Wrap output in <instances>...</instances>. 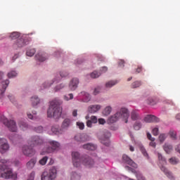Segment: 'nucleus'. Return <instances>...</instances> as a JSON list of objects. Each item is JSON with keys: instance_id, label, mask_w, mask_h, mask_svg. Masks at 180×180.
I'll use <instances>...</instances> for the list:
<instances>
[{"instance_id": "nucleus-1", "label": "nucleus", "mask_w": 180, "mask_h": 180, "mask_svg": "<svg viewBox=\"0 0 180 180\" xmlns=\"http://www.w3.org/2000/svg\"><path fill=\"white\" fill-rule=\"evenodd\" d=\"M63 100L55 98L49 101L47 110V117L54 120H60L63 115Z\"/></svg>"}, {"instance_id": "nucleus-2", "label": "nucleus", "mask_w": 180, "mask_h": 180, "mask_svg": "<svg viewBox=\"0 0 180 180\" xmlns=\"http://www.w3.org/2000/svg\"><path fill=\"white\" fill-rule=\"evenodd\" d=\"M12 165V162L10 160H6L5 159L0 160V178L4 179H18V173L13 172V169L11 168Z\"/></svg>"}, {"instance_id": "nucleus-3", "label": "nucleus", "mask_w": 180, "mask_h": 180, "mask_svg": "<svg viewBox=\"0 0 180 180\" xmlns=\"http://www.w3.org/2000/svg\"><path fill=\"white\" fill-rule=\"evenodd\" d=\"M72 162L74 167L76 168L79 167V166L82 164L84 167H87V168H92L95 167V162L91 157L89 156H79V153L78 152H72Z\"/></svg>"}, {"instance_id": "nucleus-4", "label": "nucleus", "mask_w": 180, "mask_h": 180, "mask_svg": "<svg viewBox=\"0 0 180 180\" xmlns=\"http://www.w3.org/2000/svg\"><path fill=\"white\" fill-rule=\"evenodd\" d=\"M129 117H130L129 110L126 108H122L115 114L108 118V123H116L119 119H122L124 123H127L129 122Z\"/></svg>"}, {"instance_id": "nucleus-5", "label": "nucleus", "mask_w": 180, "mask_h": 180, "mask_svg": "<svg viewBox=\"0 0 180 180\" xmlns=\"http://www.w3.org/2000/svg\"><path fill=\"white\" fill-rule=\"evenodd\" d=\"M155 155H157L158 158L159 166L161 171L164 172L165 175H166V176H167L169 179L175 180V177L174 176V174H172V173L169 172V170H168V169H167L165 166H164V165H167V159H165V157H164L162 154H161V153L158 151H155Z\"/></svg>"}, {"instance_id": "nucleus-6", "label": "nucleus", "mask_w": 180, "mask_h": 180, "mask_svg": "<svg viewBox=\"0 0 180 180\" xmlns=\"http://www.w3.org/2000/svg\"><path fill=\"white\" fill-rule=\"evenodd\" d=\"M48 144L49 146L45 148L44 150L41 152V155L51 154L53 153H58V151L61 150V143L57 141L49 140Z\"/></svg>"}, {"instance_id": "nucleus-7", "label": "nucleus", "mask_w": 180, "mask_h": 180, "mask_svg": "<svg viewBox=\"0 0 180 180\" xmlns=\"http://www.w3.org/2000/svg\"><path fill=\"white\" fill-rule=\"evenodd\" d=\"M0 122H2L3 124H4L10 131H18V127L16 126V122H15V120H9L5 115L0 114Z\"/></svg>"}, {"instance_id": "nucleus-8", "label": "nucleus", "mask_w": 180, "mask_h": 180, "mask_svg": "<svg viewBox=\"0 0 180 180\" xmlns=\"http://www.w3.org/2000/svg\"><path fill=\"white\" fill-rule=\"evenodd\" d=\"M57 178V167L53 166L49 172H44L41 176V180H54Z\"/></svg>"}, {"instance_id": "nucleus-9", "label": "nucleus", "mask_w": 180, "mask_h": 180, "mask_svg": "<svg viewBox=\"0 0 180 180\" xmlns=\"http://www.w3.org/2000/svg\"><path fill=\"white\" fill-rule=\"evenodd\" d=\"M62 78L60 77L58 73L51 80H48L42 83V84L39 86V92H43L44 89H47V88H50L54 84H57L61 81Z\"/></svg>"}, {"instance_id": "nucleus-10", "label": "nucleus", "mask_w": 180, "mask_h": 180, "mask_svg": "<svg viewBox=\"0 0 180 180\" xmlns=\"http://www.w3.org/2000/svg\"><path fill=\"white\" fill-rule=\"evenodd\" d=\"M112 134L108 129H104L101 131L100 133L98 134V138L100 140L101 143L104 146H109V139Z\"/></svg>"}, {"instance_id": "nucleus-11", "label": "nucleus", "mask_w": 180, "mask_h": 180, "mask_svg": "<svg viewBox=\"0 0 180 180\" xmlns=\"http://www.w3.org/2000/svg\"><path fill=\"white\" fill-rule=\"evenodd\" d=\"M29 44V39H27V34H23L22 36L16 39L13 43L14 49H22Z\"/></svg>"}, {"instance_id": "nucleus-12", "label": "nucleus", "mask_w": 180, "mask_h": 180, "mask_svg": "<svg viewBox=\"0 0 180 180\" xmlns=\"http://www.w3.org/2000/svg\"><path fill=\"white\" fill-rule=\"evenodd\" d=\"M122 164L125 165V169L129 171V169L127 168L128 167L129 168H131V169H136L137 168L138 165L129 157L127 155L124 154L122 155Z\"/></svg>"}, {"instance_id": "nucleus-13", "label": "nucleus", "mask_w": 180, "mask_h": 180, "mask_svg": "<svg viewBox=\"0 0 180 180\" xmlns=\"http://www.w3.org/2000/svg\"><path fill=\"white\" fill-rule=\"evenodd\" d=\"M76 99L77 101H78V102H83L84 103H88V102H90L91 99V94L87 91H82L77 94V96H76Z\"/></svg>"}, {"instance_id": "nucleus-14", "label": "nucleus", "mask_w": 180, "mask_h": 180, "mask_svg": "<svg viewBox=\"0 0 180 180\" xmlns=\"http://www.w3.org/2000/svg\"><path fill=\"white\" fill-rule=\"evenodd\" d=\"M79 85V79L78 77L72 78L68 83V89L70 92H75L77 89H78V86Z\"/></svg>"}, {"instance_id": "nucleus-15", "label": "nucleus", "mask_w": 180, "mask_h": 180, "mask_svg": "<svg viewBox=\"0 0 180 180\" xmlns=\"http://www.w3.org/2000/svg\"><path fill=\"white\" fill-rule=\"evenodd\" d=\"M44 143V139L39 136H32L29 140V144L31 146H41Z\"/></svg>"}, {"instance_id": "nucleus-16", "label": "nucleus", "mask_w": 180, "mask_h": 180, "mask_svg": "<svg viewBox=\"0 0 180 180\" xmlns=\"http://www.w3.org/2000/svg\"><path fill=\"white\" fill-rule=\"evenodd\" d=\"M9 143L5 138H0V153L1 154H5L9 151Z\"/></svg>"}, {"instance_id": "nucleus-17", "label": "nucleus", "mask_w": 180, "mask_h": 180, "mask_svg": "<svg viewBox=\"0 0 180 180\" xmlns=\"http://www.w3.org/2000/svg\"><path fill=\"white\" fill-rule=\"evenodd\" d=\"M30 101L32 108H39V105L43 103V98H40L38 95H33L30 97Z\"/></svg>"}, {"instance_id": "nucleus-18", "label": "nucleus", "mask_w": 180, "mask_h": 180, "mask_svg": "<svg viewBox=\"0 0 180 180\" xmlns=\"http://www.w3.org/2000/svg\"><path fill=\"white\" fill-rule=\"evenodd\" d=\"M71 126H72V120L65 118L62 122L60 129L63 133H65L66 130H68Z\"/></svg>"}, {"instance_id": "nucleus-19", "label": "nucleus", "mask_w": 180, "mask_h": 180, "mask_svg": "<svg viewBox=\"0 0 180 180\" xmlns=\"http://www.w3.org/2000/svg\"><path fill=\"white\" fill-rule=\"evenodd\" d=\"M48 134H50L51 136H59V134H64V132H63L61 128L59 129L58 126L53 125L51 127V130L47 131Z\"/></svg>"}, {"instance_id": "nucleus-20", "label": "nucleus", "mask_w": 180, "mask_h": 180, "mask_svg": "<svg viewBox=\"0 0 180 180\" xmlns=\"http://www.w3.org/2000/svg\"><path fill=\"white\" fill-rule=\"evenodd\" d=\"M75 141L77 143H85V141H89V136L86 134H77L75 136Z\"/></svg>"}, {"instance_id": "nucleus-21", "label": "nucleus", "mask_w": 180, "mask_h": 180, "mask_svg": "<svg viewBox=\"0 0 180 180\" xmlns=\"http://www.w3.org/2000/svg\"><path fill=\"white\" fill-rule=\"evenodd\" d=\"M101 109H102V105L99 104L90 105L87 108V112L91 115H95V113H98Z\"/></svg>"}, {"instance_id": "nucleus-22", "label": "nucleus", "mask_w": 180, "mask_h": 180, "mask_svg": "<svg viewBox=\"0 0 180 180\" xmlns=\"http://www.w3.org/2000/svg\"><path fill=\"white\" fill-rule=\"evenodd\" d=\"M143 122L146 123H158L160 118L155 117V115H148L143 118Z\"/></svg>"}, {"instance_id": "nucleus-23", "label": "nucleus", "mask_w": 180, "mask_h": 180, "mask_svg": "<svg viewBox=\"0 0 180 180\" xmlns=\"http://www.w3.org/2000/svg\"><path fill=\"white\" fill-rule=\"evenodd\" d=\"M119 84V80L117 79H111L105 82L104 84L105 89H111V88H113V86H115V85H117Z\"/></svg>"}, {"instance_id": "nucleus-24", "label": "nucleus", "mask_w": 180, "mask_h": 180, "mask_svg": "<svg viewBox=\"0 0 180 180\" xmlns=\"http://www.w3.org/2000/svg\"><path fill=\"white\" fill-rule=\"evenodd\" d=\"M22 153L24 155L30 157V155H33L34 154V150L29 146H24L22 147Z\"/></svg>"}, {"instance_id": "nucleus-25", "label": "nucleus", "mask_w": 180, "mask_h": 180, "mask_svg": "<svg viewBox=\"0 0 180 180\" xmlns=\"http://www.w3.org/2000/svg\"><path fill=\"white\" fill-rule=\"evenodd\" d=\"M131 120L134 121H139V120H141V115H140V112H139V110H134L131 111Z\"/></svg>"}, {"instance_id": "nucleus-26", "label": "nucleus", "mask_w": 180, "mask_h": 180, "mask_svg": "<svg viewBox=\"0 0 180 180\" xmlns=\"http://www.w3.org/2000/svg\"><path fill=\"white\" fill-rule=\"evenodd\" d=\"M129 171H131V172H133L134 174H135V176L136 177L137 180H146V177H144V176H143V174H141V172H136V169H133L129 167H126Z\"/></svg>"}, {"instance_id": "nucleus-27", "label": "nucleus", "mask_w": 180, "mask_h": 180, "mask_svg": "<svg viewBox=\"0 0 180 180\" xmlns=\"http://www.w3.org/2000/svg\"><path fill=\"white\" fill-rule=\"evenodd\" d=\"M134 143L136 146H139L143 155H144V157H146V158H147V160H148V158H150V157H148V153H147V150H146V148H144L143 144H141V142L134 141Z\"/></svg>"}, {"instance_id": "nucleus-28", "label": "nucleus", "mask_w": 180, "mask_h": 180, "mask_svg": "<svg viewBox=\"0 0 180 180\" xmlns=\"http://www.w3.org/2000/svg\"><path fill=\"white\" fill-rule=\"evenodd\" d=\"M162 148L166 154H171V153H172V151L174 150V146L168 143H165L163 145Z\"/></svg>"}, {"instance_id": "nucleus-29", "label": "nucleus", "mask_w": 180, "mask_h": 180, "mask_svg": "<svg viewBox=\"0 0 180 180\" xmlns=\"http://www.w3.org/2000/svg\"><path fill=\"white\" fill-rule=\"evenodd\" d=\"M65 88H67V84L61 82L53 87V91L54 92H61Z\"/></svg>"}, {"instance_id": "nucleus-30", "label": "nucleus", "mask_w": 180, "mask_h": 180, "mask_svg": "<svg viewBox=\"0 0 180 180\" xmlns=\"http://www.w3.org/2000/svg\"><path fill=\"white\" fill-rule=\"evenodd\" d=\"M36 59L38 60V61L43 63V61L47 60V54L44 52H39L36 55Z\"/></svg>"}, {"instance_id": "nucleus-31", "label": "nucleus", "mask_w": 180, "mask_h": 180, "mask_svg": "<svg viewBox=\"0 0 180 180\" xmlns=\"http://www.w3.org/2000/svg\"><path fill=\"white\" fill-rule=\"evenodd\" d=\"M82 148L84 150H89V151H95V150L97 148V146L94 143H89L83 145Z\"/></svg>"}, {"instance_id": "nucleus-32", "label": "nucleus", "mask_w": 180, "mask_h": 180, "mask_svg": "<svg viewBox=\"0 0 180 180\" xmlns=\"http://www.w3.org/2000/svg\"><path fill=\"white\" fill-rule=\"evenodd\" d=\"M147 138L148 139V140L150 141V142L149 143V146L150 147H153V148H155V147H157V143L155 142V138L153 137L150 132L147 133Z\"/></svg>"}, {"instance_id": "nucleus-33", "label": "nucleus", "mask_w": 180, "mask_h": 180, "mask_svg": "<svg viewBox=\"0 0 180 180\" xmlns=\"http://www.w3.org/2000/svg\"><path fill=\"white\" fill-rule=\"evenodd\" d=\"M18 126L22 130H27L29 129V124L25 121V120H19Z\"/></svg>"}, {"instance_id": "nucleus-34", "label": "nucleus", "mask_w": 180, "mask_h": 180, "mask_svg": "<svg viewBox=\"0 0 180 180\" xmlns=\"http://www.w3.org/2000/svg\"><path fill=\"white\" fill-rule=\"evenodd\" d=\"M36 162H37V158H33L27 163V168L28 169H33L34 168V165H36Z\"/></svg>"}, {"instance_id": "nucleus-35", "label": "nucleus", "mask_w": 180, "mask_h": 180, "mask_svg": "<svg viewBox=\"0 0 180 180\" xmlns=\"http://www.w3.org/2000/svg\"><path fill=\"white\" fill-rule=\"evenodd\" d=\"M22 34L18 32H13L8 34V37L11 39V40H16V39H19V37H22Z\"/></svg>"}, {"instance_id": "nucleus-36", "label": "nucleus", "mask_w": 180, "mask_h": 180, "mask_svg": "<svg viewBox=\"0 0 180 180\" xmlns=\"http://www.w3.org/2000/svg\"><path fill=\"white\" fill-rule=\"evenodd\" d=\"M143 85V82L141 80H135L131 84V89H137Z\"/></svg>"}, {"instance_id": "nucleus-37", "label": "nucleus", "mask_w": 180, "mask_h": 180, "mask_svg": "<svg viewBox=\"0 0 180 180\" xmlns=\"http://www.w3.org/2000/svg\"><path fill=\"white\" fill-rule=\"evenodd\" d=\"M18 75H19V72H18L17 70H10L7 73V77H8V78H10V79L16 78V77H18Z\"/></svg>"}, {"instance_id": "nucleus-38", "label": "nucleus", "mask_w": 180, "mask_h": 180, "mask_svg": "<svg viewBox=\"0 0 180 180\" xmlns=\"http://www.w3.org/2000/svg\"><path fill=\"white\" fill-rule=\"evenodd\" d=\"M7 98L13 105H16V103H18V99H16L15 94L10 93L7 95Z\"/></svg>"}, {"instance_id": "nucleus-39", "label": "nucleus", "mask_w": 180, "mask_h": 180, "mask_svg": "<svg viewBox=\"0 0 180 180\" xmlns=\"http://www.w3.org/2000/svg\"><path fill=\"white\" fill-rule=\"evenodd\" d=\"M25 54L27 57H33L36 54V49L34 48H27Z\"/></svg>"}, {"instance_id": "nucleus-40", "label": "nucleus", "mask_w": 180, "mask_h": 180, "mask_svg": "<svg viewBox=\"0 0 180 180\" xmlns=\"http://www.w3.org/2000/svg\"><path fill=\"white\" fill-rule=\"evenodd\" d=\"M37 115V111H36V110H32V112H27V116L28 119H30V120H36Z\"/></svg>"}, {"instance_id": "nucleus-41", "label": "nucleus", "mask_w": 180, "mask_h": 180, "mask_svg": "<svg viewBox=\"0 0 180 180\" xmlns=\"http://www.w3.org/2000/svg\"><path fill=\"white\" fill-rule=\"evenodd\" d=\"M112 106L110 105L106 106L103 110V116H109V115L112 113Z\"/></svg>"}, {"instance_id": "nucleus-42", "label": "nucleus", "mask_w": 180, "mask_h": 180, "mask_svg": "<svg viewBox=\"0 0 180 180\" xmlns=\"http://www.w3.org/2000/svg\"><path fill=\"white\" fill-rule=\"evenodd\" d=\"M169 136L172 139V140H174V141L178 140V136H176V131L174 129H170L168 133Z\"/></svg>"}, {"instance_id": "nucleus-43", "label": "nucleus", "mask_w": 180, "mask_h": 180, "mask_svg": "<svg viewBox=\"0 0 180 180\" xmlns=\"http://www.w3.org/2000/svg\"><path fill=\"white\" fill-rule=\"evenodd\" d=\"M87 75H89V77H91V78H92L93 79H96L97 78H99V77H101V73L98 70H94Z\"/></svg>"}, {"instance_id": "nucleus-44", "label": "nucleus", "mask_w": 180, "mask_h": 180, "mask_svg": "<svg viewBox=\"0 0 180 180\" xmlns=\"http://www.w3.org/2000/svg\"><path fill=\"white\" fill-rule=\"evenodd\" d=\"M63 99L66 102H68L70 101H72V99H74V94L72 93L65 94V95L63 96Z\"/></svg>"}, {"instance_id": "nucleus-45", "label": "nucleus", "mask_w": 180, "mask_h": 180, "mask_svg": "<svg viewBox=\"0 0 180 180\" xmlns=\"http://www.w3.org/2000/svg\"><path fill=\"white\" fill-rule=\"evenodd\" d=\"M169 162L172 165H176L179 164V159H178L175 157H172L169 159Z\"/></svg>"}, {"instance_id": "nucleus-46", "label": "nucleus", "mask_w": 180, "mask_h": 180, "mask_svg": "<svg viewBox=\"0 0 180 180\" xmlns=\"http://www.w3.org/2000/svg\"><path fill=\"white\" fill-rule=\"evenodd\" d=\"M70 178L72 180H79V179H81V174H79L75 172H73L71 174Z\"/></svg>"}, {"instance_id": "nucleus-47", "label": "nucleus", "mask_w": 180, "mask_h": 180, "mask_svg": "<svg viewBox=\"0 0 180 180\" xmlns=\"http://www.w3.org/2000/svg\"><path fill=\"white\" fill-rule=\"evenodd\" d=\"M59 77H60V78H67V77H68V75H70V74L68 73V72L65 71V70H60L58 72Z\"/></svg>"}, {"instance_id": "nucleus-48", "label": "nucleus", "mask_w": 180, "mask_h": 180, "mask_svg": "<svg viewBox=\"0 0 180 180\" xmlns=\"http://www.w3.org/2000/svg\"><path fill=\"white\" fill-rule=\"evenodd\" d=\"M101 91H102V86H96L93 91V95L96 96L101 94Z\"/></svg>"}, {"instance_id": "nucleus-49", "label": "nucleus", "mask_w": 180, "mask_h": 180, "mask_svg": "<svg viewBox=\"0 0 180 180\" xmlns=\"http://www.w3.org/2000/svg\"><path fill=\"white\" fill-rule=\"evenodd\" d=\"M108 71H109L108 66H103L100 68L98 72L100 73V75H102L103 74H106Z\"/></svg>"}, {"instance_id": "nucleus-50", "label": "nucleus", "mask_w": 180, "mask_h": 180, "mask_svg": "<svg viewBox=\"0 0 180 180\" xmlns=\"http://www.w3.org/2000/svg\"><path fill=\"white\" fill-rule=\"evenodd\" d=\"M167 137H168V135L167 134H160L158 137L159 141L160 143H164V141L167 140Z\"/></svg>"}, {"instance_id": "nucleus-51", "label": "nucleus", "mask_w": 180, "mask_h": 180, "mask_svg": "<svg viewBox=\"0 0 180 180\" xmlns=\"http://www.w3.org/2000/svg\"><path fill=\"white\" fill-rule=\"evenodd\" d=\"M76 126L77 129H79V130H84L85 129V124L81 121L77 122Z\"/></svg>"}, {"instance_id": "nucleus-52", "label": "nucleus", "mask_w": 180, "mask_h": 180, "mask_svg": "<svg viewBox=\"0 0 180 180\" xmlns=\"http://www.w3.org/2000/svg\"><path fill=\"white\" fill-rule=\"evenodd\" d=\"M148 105H151L152 106H154V105H157V101L155 98L153 97H150L148 98Z\"/></svg>"}, {"instance_id": "nucleus-53", "label": "nucleus", "mask_w": 180, "mask_h": 180, "mask_svg": "<svg viewBox=\"0 0 180 180\" xmlns=\"http://www.w3.org/2000/svg\"><path fill=\"white\" fill-rule=\"evenodd\" d=\"M142 124L140 122V121H136L134 124V129L135 130H140L141 129Z\"/></svg>"}, {"instance_id": "nucleus-54", "label": "nucleus", "mask_w": 180, "mask_h": 180, "mask_svg": "<svg viewBox=\"0 0 180 180\" xmlns=\"http://www.w3.org/2000/svg\"><path fill=\"white\" fill-rule=\"evenodd\" d=\"M47 160H49V158L47 156H44L39 161V163L40 164V165H46V164L47 163Z\"/></svg>"}, {"instance_id": "nucleus-55", "label": "nucleus", "mask_w": 180, "mask_h": 180, "mask_svg": "<svg viewBox=\"0 0 180 180\" xmlns=\"http://www.w3.org/2000/svg\"><path fill=\"white\" fill-rule=\"evenodd\" d=\"M159 133H160V129L158 127H155L152 128V134H153V136H158Z\"/></svg>"}, {"instance_id": "nucleus-56", "label": "nucleus", "mask_w": 180, "mask_h": 180, "mask_svg": "<svg viewBox=\"0 0 180 180\" xmlns=\"http://www.w3.org/2000/svg\"><path fill=\"white\" fill-rule=\"evenodd\" d=\"M125 62L122 59H120L117 60V65L120 68H124Z\"/></svg>"}, {"instance_id": "nucleus-57", "label": "nucleus", "mask_w": 180, "mask_h": 180, "mask_svg": "<svg viewBox=\"0 0 180 180\" xmlns=\"http://www.w3.org/2000/svg\"><path fill=\"white\" fill-rule=\"evenodd\" d=\"M34 130L37 133H43L44 131V128H43V127L41 126H39L37 127H35Z\"/></svg>"}, {"instance_id": "nucleus-58", "label": "nucleus", "mask_w": 180, "mask_h": 180, "mask_svg": "<svg viewBox=\"0 0 180 180\" xmlns=\"http://www.w3.org/2000/svg\"><path fill=\"white\" fill-rule=\"evenodd\" d=\"M10 84L9 79H5L2 82L3 89H6Z\"/></svg>"}, {"instance_id": "nucleus-59", "label": "nucleus", "mask_w": 180, "mask_h": 180, "mask_svg": "<svg viewBox=\"0 0 180 180\" xmlns=\"http://www.w3.org/2000/svg\"><path fill=\"white\" fill-rule=\"evenodd\" d=\"M19 57H20V54L19 53H14V55L11 57V61L14 63V61H16Z\"/></svg>"}, {"instance_id": "nucleus-60", "label": "nucleus", "mask_w": 180, "mask_h": 180, "mask_svg": "<svg viewBox=\"0 0 180 180\" xmlns=\"http://www.w3.org/2000/svg\"><path fill=\"white\" fill-rule=\"evenodd\" d=\"M90 121L92 122L94 124H96V123H98V117L95 115H92L90 117Z\"/></svg>"}, {"instance_id": "nucleus-61", "label": "nucleus", "mask_w": 180, "mask_h": 180, "mask_svg": "<svg viewBox=\"0 0 180 180\" xmlns=\"http://www.w3.org/2000/svg\"><path fill=\"white\" fill-rule=\"evenodd\" d=\"M62 53H63V51L58 50L53 53V56L54 57H56V58H58V57H60V56H61Z\"/></svg>"}, {"instance_id": "nucleus-62", "label": "nucleus", "mask_w": 180, "mask_h": 180, "mask_svg": "<svg viewBox=\"0 0 180 180\" xmlns=\"http://www.w3.org/2000/svg\"><path fill=\"white\" fill-rule=\"evenodd\" d=\"M5 89H0V99H4L5 98Z\"/></svg>"}, {"instance_id": "nucleus-63", "label": "nucleus", "mask_w": 180, "mask_h": 180, "mask_svg": "<svg viewBox=\"0 0 180 180\" xmlns=\"http://www.w3.org/2000/svg\"><path fill=\"white\" fill-rule=\"evenodd\" d=\"M86 124L88 127H89L91 129V128H92L94 124H93L92 121H91L90 120H88L86 122Z\"/></svg>"}, {"instance_id": "nucleus-64", "label": "nucleus", "mask_w": 180, "mask_h": 180, "mask_svg": "<svg viewBox=\"0 0 180 180\" xmlns=\"http://www.w3.org/2000/svg\"><path fill=\"white\" fill-rule=\"evenodd\" d=\"M98 122L99 124H105V123H106V120H105V119H103V118L98 119Z\"/></svg>"}]
</instances>
